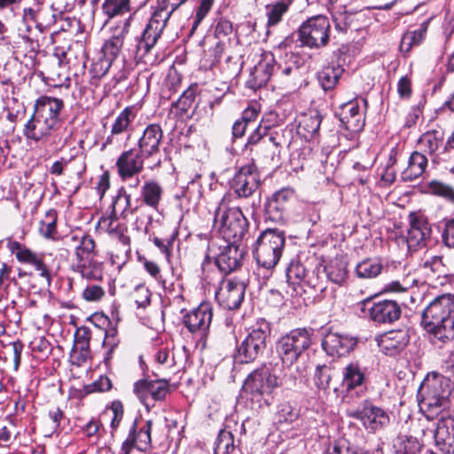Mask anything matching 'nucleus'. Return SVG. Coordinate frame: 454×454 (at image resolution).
Returning a JSON list of instances; mask_svg holds the SVG:
<instances>
[{"mask_svg":"<svg viewBox=\"0 0 454 454\" xmlns=\"http://www.w3.org/2000/svg\"><path fill=\"white\" fill-rule=\"evenodd\" d=\"M420 326L429 340L442 346L454 340V294L435 296L423 309Z\"/></svg>","mask_w":454,"mask_h":454,"instance_id":"nucleus-1","label":"nucleus"},{"mask_svg":"<svg viewBox=\"0 0 454 454\" xmlns=\"http://www.w3.org/2000/svg\"><path fill=\"white\" fill-rule=\"evenodd\" d=\"M187 0H162L153 13L142 35L136 38L132 55L137 62L147 64L152 60L150 52L160 37L172 13Z\"/></svg>","mask_w":454,"mask_h":454,"instance_id":"nucleus-2","label":"nucleus"},{"mask_svg":"<svg viewBox=\"0 0 454 454\" xmlns=\"http://www.w3.org/2000/svg\"><path fill=\"white\" fill-rule=\"evenodd\" d=\"M452 384L449 378L437 372L428 374L418 390L421 412L427 420H433L450 407Z\"/></svg>","mask_w":454,"mask_h":454,"instance_id":"nucleus-3","label":"nucleus"},{"mask_svg":"<svg viewBox=\"0 0 454 454\" xmlns=\"http://www.w3.org/2000/svg\"><path fill=\"white\" fill-rule=\"evenodd\" d=\"M65 244L74 247L75 262L72 265L74 271L89 281H101L104 277V263L94 258L95 240L88 235L67 236Z\"/></svg>","mask_w":454,"mask_h":454,"instance_id":"nucleus-4","label":"nucleus"},{"mask_svg":"<svg viewBox=\"0 0 454 454\" xmlns=\"http://www.w3.org/2000/svg\"><path fill=\"white\" fill-rule=\"evenodd\" d=\"M314 330L295 328L281 335L276 342V351L283 365L290 368L310 348Z\"/></svg>","mask_w":454,"mask_h":454,"instance_id":"nucleus-5","label":"nucleus"},{"mask_svg":"<svg viewBox=\"0 0 454 454\" xmlns=\"http://www.w3.org/2000/svg\"><path fill=\"white\" fill-rule=\"evenodd\" d=\"M213 226L220 239L238 243L247 233L248 222L239 207H228L223 198L215 211Z\"/></svg>","mask_w":454,"mask_h":454,"instance_id":"nucleus-6","label":"nucleus"},{"mask_svg":"<svg viewBox=\"0 0 454 454\" xmlns=\"http://www.w3.org/2000/svg\"><path fill=\"white\" fill-rule=\"evenodd\" d=\"M245 251L238 243L212 238L207 244L205 261L213 260L224 275L239 270L243 262Z\"/></svg>","mask_w":454,"mask_h":454,"instance_id":"nucleus-7","label":"nucleus"},{"mask_svg":"<svg viewBox=\"0 0 454 454\" xmlns=\"http://www.w3.org/2000/svg\"><path fill=\"white\" fill-rule=\"evenodd\" d=\"M285 244L284 231L268 228L262 231L254 250L258 265L268 270L273 269L282 256Z\"/></svg>","mask_w":454,"mask_h":454,"instance_id":"nucleus-8","label":"nucleus"},{"mask_svg":"<svg viewBox=\"0 0 454 454\" xmlns=\"http://www.w3.org/2000/svg\"><path fill=\"white\" fill-rule=\"evenodd\" d=\"M270 331L268 321L258 320L248 329L247 337L238 346L235 359L241 364L254 362L264 353Z\"/></svg>","mask_w":454,"mask_h":454,"instance_id":"nucleus-9","label":"nucleus"},{"mask_svg":"<svg viewBox=\"0 0 454 454\" xmlns=\"http://www.w3.org/2000/svg\"><path fill=\"white\" fill-rule=\"evenodd\" d=\"M331 23L325 15H315L304 20L297 30L301 46L319 50L328 45Z\"/></svg>","mask_w":454,"mask_h":454,"instance_id":"nucleus-10","label":"nucleus"},{"mask_svg":"<svg viewBox=\"0 0 454 454\" xmlns=\"http://www.w3.org/2000/svg\"><path fill=\"white\" fill-rule=\"evenodd\" d=\"M286 375L283 379L275 373H271L267 366L256 369L252 372L243 384V391L249 395L252 399H260L264 394H269L278 386L287 384ZM290 385H295V378H290Z\"/></svg>","mask_w":454,"mask_h":454,"instance_id":"nucleus-11","label":"nucleus"},{"mask_svg":"<svg viewBox=\"0 0 454 454\" xmlns=\"http://www.w3.org/2000/svg\"><path fill=\"white\" fill-rule=\"evenodd\" d=\"M347 416L360 420L365 429L372 433L381 430L389 424L388 414L369 400H364L357 407L348 408Z\"/></svg>","mask_w":454,"mask_h":454,"instance_id":"nucleus-12","label":"nucleus"},{"mask_svg":"<svg viewBox=\"0 0 454 454\" xmlns=\"http://www.w3.org/2000/svg\"><path fill=\"white\" fill-rule=\"evenodd\" d=\"M260 184V174L252 162L239 168L230 182V188L237 198L247 199L255 193Z\"/></svg>","mask_w":454,"mask_h":454,"instance_id":"nucleus-13","label":"nucleus"},{"mask_svg":"<svg viewBox=\"0 0 454 454\" xmlns=\"http://www.w3.org/2000/svg\"><path fill=\"white\" fill-rule=\"evenodd\" d=\"M361 310L365 316L376 324H392L401 317V306L393 300H382L372 302L371 300H364L361 303Z\"/></svg>","mask_w":454,"mask_h":454,"instance_id":"nucleus-14","label":"nucleus"},{"mask_svg":"<svg viewBox=\"0 0 454 454\" xmlns=\"http://www.w3.org/2000/svg\"><path fill=\"white\" fill-rule=\"evenodd\" d=\"M450 142L445 139L442 129H431L423 133L418 139V146L425 155L428 154L434 164L444 160L443 155L450 149Z\"/></svg>","mask_w":454,"mask_h":454,"instance_id":"nucleus-15","label":"nucleus"},{"mask_svg":"<svg viewBox=\"0 0 454 454\" xmlns=\"http://www.w3.org/2000/svg\"><path fill=\"white\" fill-rule=\"evenodd\" d=\"M153 421L146 420L138 426V421L134 419L129 427L126 439L122 442L116 454H130L133 449L146 451L151 447Z\"/></svg>","mask_w":454,"mask_h":454,"instance_id":"nucleus-16","label":"nucleus"},{"mask_svg":"<svg viewBox=\"0 0 454 454\" xmlns=\"http://www.w3.org/2000/svg\"><path fill=\"white\" fill-rule=\"evenodd\" d=\"M7 248L15 254L19 262L33 266L39 272V276L44 278L48 285L51 284V271L43 261L44 254H37L24 244L11 239H7Z\"/></svg>","mask_w":454,"mask_h":454,"instance_id":"nucleus-17","label":"nucleus"},{"mask_svg":"<svg viewBox=\"0 0 454 454\" xmlns=\"http://www.w3.org/2000/svg\"><path fill=\"white\" fill-rule=\"evenodd\" d=\"M213 317L210 303L202 302L184 316L183 322L190 333L200 340H206Z\"/></svg>","mask_w":454,"mask_h":454,"instance_id":"nucleus-18","label":"nucleus"},{"mask_svg":"<svg viewBox=\"0 0 454 454\" xmlns=\"http://www.w3.org/2000/svg\"><path fill=\"white\" fill-rule=\"evenodd\" d=\"M133 392L145 406L149 407V397L156 402L165 400L170 393L169 383L167 380L142 379L134 383Z\"/></svg>","mask_w":454,"mask_h":454,"instance_id":"nucleus-19","label":"nucleus"},{"mask_svg":"<svg viewBox=\"0 0 454 454\" xmlns=\"http://www.w3.org/2000/svg\"><path fill=\"white\" fill-rule=\"evenodd\" d=\"M246 285L243 281L228 278L222 282L215 293L219 305L225 309L232 310L240 307L245 295Z\"/></svg>","mask_w":454,"mask_h":454,"instance_id":"nucleus-20","label":"nucleus"},{"mask_svg":"<svg viewBox=\"0 0 454 454\" xmlns=\"http://www.w3.org/2000/svg\"><path fill=\"white\" fill-rule=\"evenodd\" d=\"M410 228L406 242L410 250L426 247L432 234L431 225L426 216L411 212L409 215Z\"/></svg>","mask_w":454,"mask_h":454,"instance_id":"nucleus-21","label":"nucleus"},{"mask_svg":"<svg viewBox=\"0 0 454 454\" xmlns=\"http://www.w3.org/2000/svg\"><path fill=\"white\" fill-rule=\"evenodd\" d=\"M61 17L62 12H58L52 6H39L35 29L38 30L40 35H36L35 38L30 37L29 35L23 36V39L28 43L31 51H39L40 41L45 38L43 34L50 30L53 26L58 25L59 19Z\"/></svg>","mask_w":454,"mask_h":454,"instance_id":"nucleus-22","label":"nucleus"},{"mask_svg":"<svg viewBox=\"0 0 454 454\" xmlns=\"http://www.w3.org/2000/svg\"><path fill=\"white\" fill-rule=\"evenodd\" d=\"M293 197L294 191L292 189L283 188L276 192L265 204V222L283 223L290 200Z\"/></svg>","mask_w":454,"mask_h":454,"instance_id":"nucleus-23","label":"nucleus"},{"mask_svg":"<svg viewBox=\"0 0 454 454\" xmlns=\"http://www.w3.org/2000/svg\"><path fill=\"white\" fill-rule=\"evenodd\" d=\"M64 109L62 99L49 96L39 97L34 105V112L46 120L57 129L61 126L63 118L61 116Z\"/></svg>","mask_w":454,"mask_h":454,"instance_id":"nucleus-24","label":"nucleus"},{"mask_svg":"<svg viewBox=\"0 0 454 454\" xmlns=\"http://www.w3.org/2000/svg\"><path fill=\"white\" fill-rule=\"evenodd\" d=\"M309 270L298 259H293L286 271L288 288L286 294L291 296H304L308 290L304 287V282L309 275Z\"/></svg>","mask_w":454,"mask_h":454,"instance_id":"nucleus-25","label":"nucleus"},{"mask_svg":"<svg viewBox=\"0 0 454 454\" xmlns=\"http://www.w3.org/2000/svg\"><path fill=\"white\" fill-rule=\"evenodd\" d=\"M163 138V130L160 124H149L143 131L137 141L140 155L146 159L153 158L160 153Z\"/></svg>","mask_w":454,"mask_h":454,"instance_id":"nucleus-26","label":"nucleus"},{"mask_svg":"<svg viewBox=\"0 0 454 454\" xmlns=\"http://www.w3.org/2000/svg\"><path fill=\"white\" fill-rule=\"evenodd\" d=\"M133 15L128 16L113 28L112 36L106 41L102 47L104 59L112 62L119 55L125 37L129 32Z\"/></svg>","mask_w":454,"mask_h":454,"instance_id":"nucleus-27","label":"nucleus"},{"mask_svg":"<svg viewBox=\"0 0 454 454\" xmlns=\"http://www.w3.org/2000/svg\"><path fill=\"white\" fill-rule=\"evenodd\" d=\"M275 58L271 52H263L258 63L251 70L247 86L254 90L265 86L272 75Z\"/></svg>","mask_w":454,"mask_h":454,"instance_id":"nucleus-28","label":"nucleus"},{"mask_svg":"<svg viewBox=\"0 0 454 454\" xmlns=\"http://www.w3.org/2000/svg\"><path fill=\"white\" fill-rule=\"evenodd\" d=\"M145 157L140 155L134 148L121 153L116 160L118 174L122 181H127L144 169Z\"/></svg>","mask_w":454,"mask_h":454,"instance_id":"nucleus-29","label":"nucleus"},{"mask_svg":"<svg viewBox=\"0 0 454 454\" xmlns=\"http://www.w3.org/2000/svg\"><path fill=\"white\" fill-rule=\"evenodd\" d=\"M376 341L382 352L387 356H395L408 345L410 335L406 329L391 330L377 336Z\"/></svg>","mask_w":454,"mask_h":454,"instance_id":"nucleus-30","label":"nucleus"},{"mask_svg":"<svg viewBox=\"0 0 454 454\" xmlns=\"http://www.w3.org/2000/svg\"><path fill=\"white\" fill-rule=\"evenodd\" d=\"M356 345L354 338L333 332L328 333L322 341V348L331 356H346Z\"/></svg>","mask_w":454,"mask_h":454,"instance_id":"nucleus-31","label":"nucleus"},{"mask_svg":"<svg viewBox=\"0 0 454 454\" xmlns=\"http://www.w3.org/2000/svg\"><path fill=\"white\" fill-rule=\"evenodd\" d=\"M434 439L440 450L445 454H454V418L442 417L434 429Z\"/></svg>","mask_w":454,"mask_h":454,"instance_id":"nucleus-32","label":"nucleus"},{"mask_svg":"<svg viewBox=\"0 0 454 454\" xmlns=\"http://www.w3.org/2000/svg\"><path fill=\"white\" fill-rule=\"evenodd\" d=\"M55 130L56 128L34 112L24 126L23 135L27 139L38 143L50 137Z\"/></svg>","mask_w":454,"mask_h":454,"instance_id":"nucleus-33","label":"nucleus"},{"mask_svg":"<svg viewBox=\"0 0 454 454\" xmlns=\"http://www.w3.org/2000/svg\"><path fill=\"white\" fill-rule=\"evenodd\" d=\"M428 164L427 156L419 151L411 153L408 159V166L402 172L401 178L403 182H413L421 177Z\"/></svg>","mask_w":454,"mask_h":454,"instance_id":"nucleus-34","label":"nucleus"},{"mask_svg":"<svg viewBox=\"0 0 454 454\" xmlns=\"http://www.w3.org/2000/svg\"><path fill=\"white\" fill-rule=\"evenodd\" d=\"M101 12L106 18L105 25L110 20L125 15H135L131 0H104Z\"/></svg>","mask_w":454,"mask_h":454,"instance_id":"nucleus-35","label":"nucleus"},{"mask_svg":"<svg viewBox=\"0 0 454 454\" xmlns=\"http://www.w3.org/2000/svg\"><path fill=\"white\" fill-rule=\"evenodd\" d=\"M163 188L159 182L155 180L145 181L140 189V196L137 202H141L145 206L157 210L162 200Z\"/></svg>","mask_w":454,"mask_h":454,"instance_id":"nucleus-36","label":"nucleus"},{"mask_svg":"<svg viewBox=\"0 0 454 454\" xmlns=\"http://www.w3.org/2000/svg\"><path fill=\"white\" fill-rule=\"evenodd\" d=\"M135 118L136 114L132 106L124 108L115 118L111 127V134L106 137L101 149L104 150L107 145L114 144L115 137L126 132Z\"/></svg>","mask_w":454,"mask_h":454,"instance_id":"nucleus-37","label":"nucleus"},{"mask_svg":"<svg viewBox=\"0 0 454 454\" xmlns=\"http://www.w3.org/2000/svg\"><path fill=\"white\" fill-rule=\"evenodd\" d=\"M344 68L338 63H331L324 66L317 73V81L324 90H331L339 82Z\"/></svg>","mask_w":454,"mask_h":454,"instance_id":"nucleus-38","label":"nucleus"},{"mask_svg":"<svg viewBox=\"0 0 454 454\" xmlns=\"http://www.w3.org/2000/svg\"><path fill=\"white\" fill-rule=\"evenodd\" d=\"M137 209V205L132 207L130 195L123 188H121L117 195L114 197L111 204V213L114 217L127 219L129 215H133Z\"/></svg>","mask_w":454,"mask_h":454,"instance_id":"nucleus-39","label":"nucleus"},{"mask_svg":"<svg viewBox=\"0 0 454 454\" xmlns=\"http://www.w3.org/2000/svg\"><path fill=\"white\" fill-rule=\"evenodd\" d=\"M321 121L322 116L318 112L302 115L298 125V134L305 140L314 138L318 134Z\"/></svg>","mask_w":454,"mask_h":454,"instance_id":"nucleus-40","label":"nucleus"},{"mask_svg":"<svg viewBox=\"0 0 454 454\" xmlns=\"http://www.w3.org/2000/svg\"><path fill=\"white\" fill-rule=\"evenodd\" d=\"M395 454H421L424 444L417 437L399 434L393 441Z\"/></svg>","mask_w":454,"mask_h":454,"instance_id":"nucleus-41","label":"nucleus"},{"mask_svg":"<svg viewBox=\"0 0 454 454\" xmlns=\"http://www.w3.org/2000/svg\"><path fill=\"white\" fill-rule=\"evenodd\" d=\"M420 268L428 278H440L450 275L449 270L439 255H427L420 262Z\"/></svg>","mask_w":454,"mask_h":454,"instance_id":"nucleus-42","label":"nucleus"},{"mask_svg":"<svg viewBox=\"0 0 454 454\" xmlns=\"http://www.w3.org/2000/svg\"><path fill=\"white\" fill-rule=\"evenodd\" d=\"M365 380L364 372L358 363H350L343 369L342 387L352 390L363 385Z\"/></svg>","mask_w":454,"mask_h":454,"instance_id":"nucleus-43","label":"nucleus"},{"mask_svg":"<svg viewBox=\"0 0 454 454\" xmlns=\"http://www.w3.org/2000/svg\"><path fill=\"white\" fill-rule=\"evenodd\" d=\"M430 19L423 21L419 28L406 32L400 43V50L409 52L413 46L419 45L426 38Z\"/></svg>","mask_w":454,"mask_h":454,"instance_id":"nucleus-44","label":"nucleus"},{"mask_svg":"<svg viewBox=\"0 0 454 454\" xmlns=\"http://www.w3.org/2000/svg\"><path fill=\"white\" fill-rule=\"evenodd\" d=\"M295 0H278L265 6L267 27L278 25Z\"/></svg>","mask_w":454,"mask_h":454,"instance_id":"nucleus-45","label":"nucleus"},{"mask_svg":"<svg viewBox=\"0 0 454 454\" xmlns=\"http://www.w3.org/2000/svg\"><path fill=\"white\" fill-rule=\"evenodd\" d=\"M323 272L331 282L340 286L348 276L347 263L340 259L332 260L324 267Z\"/></svg>","mask_w":454,"mask_h":454,"instance_id":"nucleus-46","label":"nucleus"},{"mask_svg":"<svg viewBox=\"0 0 454 454\" xmlns=\"http://www.w3.org/2000/svg\"><path fill=\"white\" fill-rule=\"evenodd\" d=\"M361 118L360 108L356 103L350 102L345 106L341 121L346 124L347 129L354 131L361 129L364 127Z\"/></svg>","mask_w":454,"mask_h":454,"instance_id":"nucleus-47","label":"nucleus"},{"mask_svg":"<svg viewBox=\"0 0 454 454\" xmlns=\"http://www.w3.org/2000/svg\"><path fill=\"white\" fill-rule=\"evenodd\" d=\"M300 411L289 402L280 403L277 406L275 421L278 425H290L298 419Z\"/></svg>","mask_w":454,"mask_h":454,"instance_id":"nucleus-48","label":"nucleus"},{"mask_svg":"<svg viewBox=\"0 0 454 454\" xmlns=\"http://www.w3.org/2000/svg\"><path fill=\"white\" fill-rule=\"evenodd\" d=\"M58 213L55 209L46 212L43 219L39 223V233L47 239H56Z\"/></svg>","mask_w":454,"mask_h":454,"instance_id":"nucleus-49","label":"nucleus"},{"mask_svg":"<svg viewBox=\"0 0 454 454\" xmlns=\"http://www.w3.org/2000/svg\"><path fill=\"white\" fill-rule=\"evenodd\" d=\"M425 192L441 197L454 205V188L450 184L438 180H432L426 185Z\"/></svg>","mask_w":454,"mask_h":454,"instance_id":"nucleus-50","label":"nucleus"},{"mask_svg":"<svg viewBox=\"0 0 454 454\" xmlns=\"http://www.w3.org/2000/svg\"><path fill=\"white\" fill-rule=\"evenodd\" d=\"M425 192L441 197L454 205V188L450 184L438 180H432L426 185Z\"/></svg>","mask_w":454,"mask_h":454,"instance_id":"nucleus-51","label":"nucleus"},{"mask_svg":"<svg viewBox=\"0 0 454 454\" xmlns=\"http://www.w3.org/2000/svg\"><path fill=\"white\" fill-rule=\"evenodd\" d=\"M215 454H236L234 436L231 432L220 431L215 442Z\"/></svg>","mask_w":454,"mask_h":454,"instance_id":"nucleus-52","label":"nucleus"},{"mask_svg":"<svg viewBox=\"0 0 454 454\" xmlns=\"http://www.w3.org/2000/svg\"><path fill=\"white\" fill-rule=\"evenodd\" d=\"M304 287L308 290V294L304 296H298L304 302L310 301L317 293H322L325 289L323 281L318 276V271H313L311 274L309 273L304 282Z\"/></svg>","mask_w":454,"mask_h":454,"instance_id":"nucleus-53","label":"nucleus"},{"mask_svg":"<svg viewBox=\"0 0 454 454\" xmlns=\"http://www.w3.org/2000/svg\"><path fill=\"white\" fill-rule=\"evenodd\" d=\"M199 87L196 83L190 85L173 104L181 113L186 114L192 108L198 95Z\"/></svg>","mask_w":454,"mask_h":454,"instance_id":"nucleus-54","label":"nucleus"},{"mask_svg":"<svg viewBox=\"0 0 454 454\" xmlns=\"http://www.w3.org/2000/svg\"><path fill=\"white\" fill-rule=\"evenodd\" d=\"M382 270V265L372 259H366L356 265V272L357 277L362 278H372L377 277Z\"/></svg>","mask_w":454,"mask_h":454,"instance_id":"nucleus-55","label":"nucleus"},{"mask_svg":"<svg viewBox=\"0 0 454 454\" xmlns=\"http://www.w3.org/2000/svg\"><path fill=\"white\" fill-rule=\"evenodd\" d=\"M332 372V369L325 364L317 365L316 367L313 381L317 388L326 390L330 387Z\"/></svg>","mask_w":454,"mask_h":454,"instance_id":"nucleus-56","label":"nucleus"},{"mask_svg":"<svg viewBox=\"0 0 454 454\" xmlns=\"http://www.w3.org/2000/svg\"><path fill=\"white\" fill-rule=\"evenodd\" d=\"M442 239L445 246L454 247V217H445L440 223Z\"/></svg>","mask_w":454,"mask_h":454,"instance_id":"nucleus-57","label":"nucleus"},{"mask_svg":"<svg viewBox=\"0 0 454 454\" xmlns=\"http://www.w3.org/2000/svg\"><path fill=\"white\" fill-rule=\"evenodd\" d=\"M215 0H199L198 6L195 10V17L192 21L191 32L193 33L205 17L209 13Z\"/></svg>","mask_w":454,"mask_h":454,"instance_id":"nucleus-58","label":"nucleus"},{"mask_svg":"<svg viewBox=\"0 0 454 454\" xmlns=\"http://www.w3.org/2000/svg\"><path fill=\"white\" fill-rule=\"evenodd\" d=\"M332 17L336 30L345 33L350 27L353 15L346 10H336L333 12Z\"/></svg>","mask_w":454,"mask_h":454,"instance_id":"nucleus-59","label":"nucleus"},{"mask_svg":"<svg viewBox=\"0 0 454 454\" xmlns=\"http://www.w3.org/2000/svg\"><path fill=\"white\" fill-rule=\"evenodd\" d=\"M176 236L177 231L176 229H173L170 236L166 239L153 237V239H150L154 244V246L157 247L160 249V251L166 256V258L169 260L173 242Z\"/></svg>","mask_w":454,"mask_h":454,"instance_id":"nucleus-60","label":"nucleus"},{"mask_svg":"<svg viewBox=\"0 0 454 454\" xmlns=\"http://www.w3.org/2000/svg\"><path fill=\"white\" fill-rule=\"evenodd\" d=\"M269 132V128L264 126L262 127L261 124L257 126L254 131L249 136L247 142L246 144V147L248 149L252 145L257 146V152L259 150L264 151L263 148V141L264 135Z\"/></svg>","mask_w":454,"mask_h":454,"instance_id":"nucleus-61","label":"nucleus"},{"mask_svg":"<svg viewBox=\"0 0 454 454\" xmlns=\"http://www.w3.org/2000/svg\"><path fill=\"white\" fill-rule=\"evenodd\" d=\"M132 299L137 308H145L151 302V293L145 286H137L132 294Z\"/></svg>","mask_w":454,"mask_h":454,"instance_id":"nucleus-62","label":"nucleus"},{"mask_svg":"<svg viewBox=\"0 0 454 454\" xmlns=\"http://www.w3.org/2000/svg\"><path fill=\"white\" fill-rule=\"evenodd\" d=\"M233 33L232 23L225 18H221L215 27V35L219 41L228 38Z\"/></svg>","mask_w":454,"mask_h":454,"instance_id":"nucleus-63","label":"nucleus"},{"mask_svg":"<svg viewBox=\"0 0 454 454\" xmlns=\"http://www.w3.org/2000/svg\"><path fill=\"white\" fill-rule=\"evenodd\" d=\"M105 295V290L98 285L87 286L82 294V298L87 301H98Z\"/></svg>","mask_w":454,"mask_h":454,"instance_id":"nucleus-64","label":"nucleus"}]
</instances>
